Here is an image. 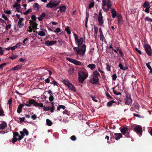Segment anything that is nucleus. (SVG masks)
Wrapping results in <instances>:
<instances>
[{
    "label": "nucleus",
    "mask_w": 152,
    "mask_h": 152,
    "mask_svg": "<svg viewBox=\"0 0 152 152\" xmlns=\"http://www.w3.org/2000/svg\"><path fill=\"white\" fill-rule=\"evenodd\" d=\"M112 15L113 18H115L117 12L115 9L114 8H112L111 10Z\"/></svg>",
    "instance_id": "19"
},
{
    "label": "nucleus",
    "mask_w": 152,
    "mask_h": 152,
    "mask_svg": "<svg viewBox=\"0 0 152 152\" xmlns=\"http://www.w3.org/2000/svg\"><path fill=\"white\" fill-rule=\"evenodd\" d=\"M18 57V56L16 55H12V56H10L9 57V58H11L12 60L15 59L16 58Z\"/></svg>",
    "instance_id": "37"
},
{
    "label": "nucleus",
    "mask_w": 152,
    "mask_h": 152,
    "mask_svg": "<svg viewBox=\"0 0 152 152\" xmlns=\"http://www.w3.org/2000/svg\"><path fill=\"white\" fill-rule=\"evenodd\" d=\"M32 103H33V104L35 107H43V104L42 103H37L34 100H32Z\"/></svg>",
    "instance_id": "14"
},
{
    "label": "nucleus",
    "mask_w": 152,
    "mask_h": 152,
    "mask_svg": "<svg viewBox=\"0 0 152 152\" xmlns=\"http://www.w3.org/2000/svg\"><path fill=\"white\" fill-rule=\"evenodd\" d=\"M20 134L21 136H24L25 135L27 136L28 134V132L26 129H24L22 131L20 132Z\"/></svg>",
    "instance_id": "16"
},
{
    "label": "nucleus",
    "mask_w": 152,
    "mask_h": 152,
    "mask_svg": "<svg viewBox=\"0 0 152 152\" xmlns=\"http://www.w3.org/2000/svg\"><path fill=\"white\" fill-rule=\"evenodd\" d=\"M117 78V76L116 74H113L112 76V79L113 80H115Z\"/></svg>",
    "instance_id": "49"
},
{
    "label": "nucleus",
    "mask_w": 152,
    "mask_h": 152,
    "mask_svg": "<svg viewBox=\"0 0 152 152\" xmlns=\"http://www.w3.org/2000/svg\"><path fill=\"white\" fill-rule=\"evenodd\" d=\"M113 93L117 95H120L121 94V93L120 92H117L115 90L114 88H113Z\"/></svg>",
    "instance_id": "38"
},
{
    "label": "nucleus",
    "mask_w": 152,
    "mask_h": 152,
    "mask_svg": "<svg viewBox=\"0 0 152 152\" xmlns=\"http://www.w3.org/2000/svg\"><path fill=\"white\" fill-rule=\"evenodd\" d=\"M106 69L107 71H111L110 69V66L109 65L108 63L107 64H106Z\"/></svg>",
    "instance_id": "41"
},
{
    "label": "nucleus",
    "mask_w": 152,
    "mask_h": 152,
    "mask_svg": "<svg viewBox=\"0 0 152 152\" xmlns=\"http://www.w3.org/2000/svg\"><path fill=\"white\" fill-rule=\"evenodd\" d=\"M24 20V19L22 18H20L19 19L17 24V26L19 28H21L23 27L24 23L23 21Z\"/></svg>",
    "instance_id": "11"
},
{
    "label": "nucleus",
    "mask_w": 152,
    "mask_h": 152,
    "mask_svg": "<svg viewBox=\"0 0 152 152\" xmlns=\"http://www.w3.org/2000/svg\"><path fill=\"white\" fill-rule=\"evenodd\" d=\"M112 6L110 0H102V7L103 10L105 12H107L109 10V8Z\"/></svg>",
    "instance_id": "2"
},
{
    "label": "nucleus",
    "mask_w": 152,
    "mask_h": 152,
    "mask_svg": "<svg viewBox=\"0 0 152 152\" xmlns=\"http://www.w3.org/2000/svg\"><path fill=\"white\" fill-rule=\"evenodd\" d=\"M17 140V138L15 136H13V138L12 140V143H14Z\"/></svg>",
    "instance_id": "43"
},
{
    "label": "nucleus",
    "mask_w": 152,
    "mask_h": 152,
    "mask_svg": "<svg viewBox=\"0 0 152 152\" xmlns=\"http://www.w3.org/2000/svg\"><path fill=\"white\" fill-rule=\"evenodd\" d=\"M98 20L99 25L102 26L104 23V20L102 15L101 10H100L99 12Z\"/></svg>",
    "instance_id": "6"
},
{
    "label": "nucleus",
    "mask_w": 152,
    "mask_h": 152,
    "mask_svg": "<svg viewBox=\"0 0 152 152\" xmlns=\"http://www.w3.org/2000/svg\"><path fill=\"white\" fill-rule=\"evenodd\" d=\"M78 80L80 82L83 83L84 80L87 77L88 74L87 72H84L80 71L78 72Z\"/></svg>",
    "instance_id": "4"
},
{
    "label": "nucleus",
    "mask_w": 152,
    "mask_h": 152,
    "mask_svg": "<svg viewBox=\"0 0 152 152\" xmlns=\"http://www.w3.org/2000/svg\"><path fill=\"white\" fill-rule=\"evenodd\" d=\"M83 42V39L82 37L80 38L78 40H77L75 43L77 44L78 46L79 47L82 44Z\"/></svg>",
    "instance_id": "18"
},
{
    "label": "nucleus",
    "mask_w": 152,
    "mask_h": 152,
    "mask_svg": "<svg viewBox=\"0 0 152 152\" xmlns=\"http://www.w3.org/2000/svg\"><path fill=\"white\" fill-rule=\"evenodd\" d=\"M24 106V105L23 104H20L18 107L17 110L18 113H20L22 111V108Z\"/></svg>",
    "instance_id": "20"
},
{
    "label": "nucleus",
    "mask_w": 152,
    "mask_h": 152,
    "mask_svg": "<svg viewBox=\"0 0 152 152\" xmlns=\"http://www.w3.org/2000/svg\"><path fill=\"white\" fill-rule=\"evenodd\" d=\"M38 34L39 36H40L42 37H43L45 35V34L44 32L41 31L38 32Z\"/></svg>",
    "instance_id": "32"
},
{
    "label": "nucleus",
    "mask_w": 152,
    "mask_h": 152,
    "mask_svg": "<svg viewBox=\"0 0 152 152\" xmlns=\"http://www.w3.org/2000/svg\"><path fill=\"white\" fill-rule=\"evenodd\" d=\"M4 115V112L2 108L0 109V116Z\"/></svg>",
    "instance_id": "44"
},
{
    "label": "nucleus",
    "mask_w": 152,
    "mask_h": 152,
    "mask_svg": "<svg viewBox=\"0 0 152 152\" xmlns=\"http://www.w3.org/2000/svg\"><path fill=\"white\" fill-rule=\"evenodd\" d=\"M63 82L65 85L67 86L70 84L71 83L69 82V81L65 80H63Z\"/></svg>",
    "instance_id": "33"
},
{
    "label": "nucleus",
    "mask_w": 152,
    "mask_h": 152,
    "mask_svg": "<svg viewBox=\"0 0 152 152\" xmlns=\"http://www.w3.org/2000/svg\"><path fill=\"white\" fill-rule=\"evenodd\" d=\"M60 2V1H58L56 0H51L49 3L47 4L46 7L47 8H52L57 6Z\"/></svg>",
    "instance_id": "5"
},
{
    "label": "nucleus",
    "mask_w": 152,
    "mask_h": 152,
    "mask_svg": "<svg viewBox=\"0 0 152 152\" xmlns=\"http://www.w3.org/2000/svg\"><path fill=\"white\" fill-rule=\"evenodd\" d=\"M100 75L97 71H94L89 81L91 83H97L99 80L98 76Z\"/></svg>",
    "instance_id": "3"
},
{
    "label": "nucleus",
    "mask_w": 152,
    "mask_h": 152,
    "mask_svg": "<svg viewBox=\"0 0 152 152\" xmlns=\"http://www.w3.org/2000/svg\"><path fill=\"white\" fill-rule=\"evenodd\" d=\"M43 109L44 111H48L49 110L50 111V108L48 107H43Z\"/></svg>",
    "instance_id": "40"
},
{
    "label": "nucleus",
    "mask_w": 152,
    "mask_h": 152,
    "mask_svg": "<svg viewBox=\"0 0 152 152\" xmlns=\"http://www.w3.org/2000/svg\"><path fill=\"white\" fill-rule=\"evenodd\" d=\"M52 105V106L50 108V112L53 113L55 110V107L54 106V103L53 102H52L51 103Z\"/></svg>",
    "instance_id": "35"
},
{
    "label": "nucleus",
    "mask_w": 152,
    "mask_h": 152,
    "mask_svg": "<svg viewBox=\"0 0 152 152\" xmlns=\"http://www.w3.org/2000/svg\"><path fill=\"white\" fill-rule=\"evenodd\" d=\"M115 138L116 140H118L122 137V134L120 133H115Z\"/></svg>",
    "instance_id": "21"
},
{
    "label": "nucleus",
    "mask_w": 152,
    "mask_h": 152,
    "mask_svg": "<svg viewBox=\"0 0 152 152\" xmlns=\"http://www.w3.org/2000/svg\"><path fill=\"white\" fill-rule=\"evenodd\" d=\"M11 24H9L8 25L6 26V29L7 30H8L9 29H10L11 28Z\"/></svg>",
    "instance_id": "54"
},
{
    "label": "nucleus",
    "mask_w": 152,
    "mask_h": 152,
    "mask_svg": "<svg viewBox=\"0 0 152 152\" xmlns=\"http://www.w3.org/2000/svg\"><path fill=\"white\" fill-rule=\"evenodd\" d=\"M94 33L95 34H96L98 31V28L95 26H94Z\"/></svg>",
    "instance_id": "47"
},
{
    "label": "nucleus",
    "mask_w": 152,
    "mask_h": 152,
    "mask_svg": "<svg viewBox=\"0 0 152 152\" xmlns=\"http://www.w3.org/2000/svg\"><path fill=\"white\" fill-rule=\"evenodd\" d=\"M91 97L92 99L94 101L96 102H97V100L96 99L95 97L93 96H91Z\"/></svg>",
    "instance_id": "63"
},
{
    "label": "nucleus",
    "mask_w": 152,
    "mask_h": 152,
    "mask_svg": "<svg viewBox=\"0 0 152 152\" xmlns=\"http://www.w3.org/2000/svg\"><path fill=\"white\" fill-rule=\"evenodd\" d=\"M60 29L59 28H57L55 30V31H54V32L56 33H59L60 31Z\"/></svg>",
    "instance_id": "53"
},
{
    "label": "nucleus",
    "mask_w": 152,
    "mask_h": 152,
    "mask_svg": "<svg viewBox=\"0 0 152 152\" xmlns=\"http://www.w3.org/2000/svg\"><path fill=\"white\" fill-rule=\"evenodd\" d=\"M20 6V4L18 2H16L15 3L13 6V7L14 8L17 7H19Z\"/></svg>",
    "instance_id": "45"
},
{
    "label": "nucleus",
    "mask_w": 152,
    "mask_h": 152,
    "mask_svg": "<svg viewBox=\"0 0 152 152\" xmlns=\"http://www.w3.org/2000/svg\"><path fill=\"white\" fill-rule=\"evenodd\" d=\"M33 6L34 8H36L37 10H39V5L38 3H35Z\"/></svg>",
    "instance_id": "36"
},
{
    "label": "nucleus",
    "mask_w": 152,
    "mask_h": 152,
    "mask_svg": "<svg viewBox=\"0 0 152 152\" xmlns=\"http://www.w3.org/2000/svg\"><path fill=\"white\" fill-rule=\"evenodd\" d=\"M66 9V7L65 6H63L59 7L60 11L61 12H65Z\"/></svg>",
    "instance_id": "27"
},
{
    "label": "nucleus",
    "mask_w": 152,
    "mask_h": 152,
    "mask_svg": "<svg viewBox=\"0 0 152 152\" xmlns=\"http://www.w3.org/2000/svg\"><path fill=\"white\" fill-rule=\"evenodd\" d=\"M7 126V124L5 122L3 121L0 124V129L3 130Z\"/></svg>",
    "instance_id": "17"
},
{
    "label": "nucleus",
    "mask_w": 152,
    "mask_h": 152,
    "mask_svg": "<svg viewBox=\"0 0 152 152\" xmlns=\"http://www.w3.org/2000/svg\"><path fill=\"white\" fill-rule=\"evenodd\" d=\"M6 65V63H3L0 65V69H2L3 67Z\"/></svg>",
    "instance_id": "57"
},
{
    "label": "nucleus",
    "mask_w": 152,
    "mask_h": 152,
    "mask_svg": "<svg viewBox=\"0 0 152 152\" xmlns=\"http://www.w3.org/2000/svg\"><path fill=\"white\" fill-rule=\"evenodd\" d=\"M69 88L72 91H75V88L74 86L71 83L69 84L68 86Z\"/></svg>",
    "instance_id": "26"
},
{
    "label": "nucleus",
    "mask_w": 152,
    "mask_h": 152,
    "mask_svg": "<svg viewBox=\"0 0 152 152\" xmlns=\"http://www.w3.org/2000/svg\"><path fill=\"white\" fill-rule=\"evenodd\" d=\"M117 17L118 18V23L119 25H121L123 23L122 19V16L119 14L117 15Z\"/></svg>",
    "instance_id": "13"
},
{
    "label": "nucleus",
    "mask_w": 152,
    "mask_h": 152,
    "mask_svg": "<svg viewBox=\"0 0 152 152\" xmlns=\"http://www.w3.org/2000/svg\"><path fill=\"white\" fill-rule=\"evenodd\" d=\"M144 48L146 53L149 56L151 55V49L150 45L148 44H145L144 45Z\"/></svg>",
    "instance_id": "8"
},
{
    "label": "nucleus",
    "mask_w": 152,
    "mask_h": 152,
    "mask_svg": "<svg viewBox=\"0 0 152 152\" xmlns=\"http://www.w3.org/2000/svg\"><path fill=\"white\" fill-rule=\"evenodd\" d=\"M66 59L68 61H69L70 62H71L72 63H73V61H74V59L69 58H67Z\"/></svg>",
    "instance_id": "50"
},
{
    "label": "nucleus",
    "mask_w": 152,
    "mask_h": 152,
    "mask_svg": "<svg viewBox=\"0 0 152 152\" xmlns=\"http://www.w3.org/2000/svg\"><path fill=\"white\" fill-rule=\"evenodd\" d=\"M115 102L114 101H111L107 102V105L108 106L110 107L113 105V103Z\"/></svg>",
    "instance_id": "31"
},
{
    "label": "nucleus",
    "mask_w": 152,
    "mask_h": 152,
    "mask_svg": "<svg viewBox=\"0 0 152 152\" xmlns=\"http://www.w3.org/2000/svg\"><path fill=\"white\" fill-rule=\"evenodd\" d=\"M37 115H32L31 117V118L33 119V120H35L37 118Z\"/></svg>",
    "instance_id": "61"
},
{
    "label": "nucleus",
    "mask_w": 152,
    "mask_h": 152,
    "mask_svg": "<svg viewBox=\"0 0 152 152\" xmlns=\"http://www.w3.org/2000/svg\"><path fill=\"white\" fill-rule=\"evenodd\" d=\"M17 47V45H15L14 46H13V47H10V49L12 50H15Z\"/></svg>",
    "instance_id": "56"
},
{
    "label": "nucleus",
    "mask_w": 152,
    "mask_h": 152,
    "mask_svg": "<svg viewBox=\"0 0 152 152\" xmlns=\"http://www.w3.org/2000/svg\"><path fill=\"white\" fill-rule=\"evenodd\" d=\"M118 66L120 69L122 70H126L128 69V67L127 66H123V65L121 63L119 64Z\"/></svg>",
    "instance_id": "25"
},
{
    "label": "nucleus",
    "mask_w": 152,
    "mask_h": 152,
    "mask_svg": "<svg viewBox=\"0 0 152 152\" xmlns=\"http://www.w3.org/2000/svg\"><path fill=\"white\" fill-rule=\"evenodd\" d=\"M12 102V99H10L8 101V102H7V104H9V105H11Z\"/></svg>",
    "instance_id": "60"
},
{
    "label": "nucleus",
    "mask_w": 152,
    "mask_h": 152,
    "mask_svg": "<svg viewBox=\"0 0 152 152\" xmlns=\"http://www.w3.org/2000/svg\"><path fill=\"white\" fill-rule=\"evenodd\" d=\"M74 69L73 68H71L68 70V73L69 75L72 74L73 72Z\"/></svg>",
    "instance_id": "42"
},
{
    "label": "nucleus",
    "mask_w": 152,
    "mask_h": 152,
    "mask_svg": "<svg viewBox=\"0 0 152 152\" xmlns=\"http://www.w3.org/2000/svg\"><path fill=\"white\" fill-rule=\"evenodd\" d=\"M74 36L75 42H76L78 40V36L76 34H74Z\"/></svg>",
    "instance_id": "51"
},
{
    "label": "nucleus",
    "mask_w": 152,
    "mask_h": 152,
    "mask_svg": "<svg viewBox=\"0 0 152 152\" xmlns=\"http://www.w3.org/2000/svg\"><path fill=\"white\" fill-rule=\"evenodd\" d=\"M37 24L33 21L32 22L30 25V28H31L34 30L36 29L37 28Z\"/></svg>",
    "instance_id": "15"
},
{
    "label": "nucleus",
    "mask_w": 152,
    "mask_h": 152,
    "mask_svg": "<svg viewBox=\"0 0 152 152\" xmlns=\"http://www.w3.org/2000/svg\"><path fill=\"white\" fill-rule=\"evenodd\" d=\"M2 17L5 20H8V19L7 18V17L4 14L2 15Z\"/></svg>",
    "instance_id": "59"
},
{
    "label": "nucleus",
    "mask_w": 152,
    "mask_h": 152,
    "mask_svg": "<svg viewBox=\"0 0 152 152\" xmlns=\"http://www.w3.org/2000/svg\"><path fill=\"white\" fill-rule=\"evenodd\" d=\"M150 8V7H148L146 8L145 10V11L146 13H148L149 12V9Z\"/></svg>",
    "instance_id": "58"
},
{
    "label": "nucleus",
    "mask_w": 152,
    "mask_h": 152,
    "mask_svg": "<svg viewBox=\"0 0 152 152\" xmlns=\"http://www.w3.org/2000/svg\"><path fill=\"white\" fill-rule=\"evenodd\" d=\"M132 100L131 99L130 94H127L126 95L125 100V103L127 104H129L132 103Z\"/></svg>",
    "instance_id": "9"
},
{
    "label": "nucleus",
    "mask_w": 152,
    "mask_h": 152,
    "mask_svg": "<svg viewBox=\"0 0 152 152\" xmlns=\"http://www.w3.org/2000/svg\"><path fill=\"white\" fill-rule=\"evenodd\" d=\"M134 130L140 135H142V131L141 127L138 126H136L134 128Z\"/></svg>",
    "instance_id": "10"
},
{
    "label": "nucleus",
    "mask_w": 152,
    "mask_h": 152,
    "mask_svg": "<svg viewBox=\"0 0 152 152\" xmlns=\"http://www.w3.org/2000/svg\"><path fill=\"white\" fill-rule=\"evenodd\" d=\"M65 107L63 105H60L57 107V110H59L61 109H64L65 108Z\"/></svg>",
    "instance_id": "30"
},
{
    "label": "nucleus",
    "mask_w": 152,
    "mask_h": 152,
    "mask_svg": "<svg viewBox=\"0 0 152 152\" xmlns=\"http://www.w3.org/2000/svg\"><path fill=\"white\" fill-rule=\"evenodd\" d=\"M121 132L127 137H129V131L127 127H124L122 128L121 130Z\"/></svg>",
    "instance_id": "7"
},
{
    "label": "nucleus",
    "mask_w": 152,
    "mask_h": 152,
    "mask_svg": "<svg viewBox=\"0 0 152 152\" xmlns=\"http://www.w3.org/2000/svg\"><path fill=\"white\" fill-rule=\"evenodd\" d=\"M32 100H34L33 99L29 100L28 102H27L24 105L27 107H30L31 106V104H33V103L32 102Z\"/></svg>",
    "instance_id": "22"
},
{
    "label": "nucleus",
    "mask_w": 152,
    "mask_h": 152,
    "mask_svg": "<svg viewBox=\"0 0 152 152\" xmlns=\"http://www.w3.org/2000/svg\"><path fill=\"white\" fill-rule=\"evenodd\" d=\"M73 49L75 51H76L77 57H78L79 56L83 57L84 56L86 50V45L85 44L83 45L79 49H78L77 47H74Z\"/></svg>",
    "instance_id": "1"
},
{
    "label": "nucleus",
    "mask_w": 152,
    "mask_h": 152,
    "mask_svg": "<svg viewBox=\"0 0 152 152\" xmlns=\"http://www.w3.org/2000/svg\"><path fill=\"white\" fill-rule=\"evenodd\" d=\"M50 83L51 84H53L54 86H58V84L57 82L55 80H53V81H52V82Z\"/></svg>",
    "instance_id": "48"
},
{
    "label": "nucleus",
    "mask_w": 152,
    "mask_h": 152,
    "mask_svg": "<svg viewBox=\"0 0 152 152\" xmlns=\"http://www.w3.org/2000/svg\"><path fill=\"white\" fill-rule=\"evenodd\" d=\"M96 66V65L93 64H89L87 66V67L90 68L91 70H93L94 69Z\"/></svg>",
    "instance_id": "24"
},
{
    "label": "nucleus",
    "mask_w": 152,
    "mask_h": 152,
    "mask_svg": "<svg viewBox=\"0 0 152 152\" xmlns=\"http://www.w3.org/2000/svg\"><path fill=\"white\" fill-rule=\"evenodd\" d=\"M146 65L147 66V67H148V68L149 69H151V66H150V64H149V62L148 63H147L146 64Z\"/></svg>",
    "instance_id": "62"
},
{
    "label": "nucleus",
    "mask_w": 152,
    "mask_h": 152,
    "mask_svg": "<svg viewBox=\"0 0 152 152\" xmlns=\"http://www.w3.org/2000/svg\"><path fill=\"white\" fill-rule=\"evenodd\" d=\"M46 124L48 126H50L52 124V122L49 119H47L46 120Z\"/></svg>",
    "instance_id": "29"
},
{
    "label": "nucleus",
    "mask_w": 152,
    "mask_h": 152,
    "mask_svg": "<svg viewBox=\"0 0 152 152\" xmlns=\"http://www.w3.org/2000/svg\"><path fill=\"white\" fill-rule=\"evenodd\" d=\"M73 62V63L76 65H80L81 64V63L80 62L76 60L75 59H74V61Z\"/></svg>",
    "instance_id": "34"
},
{
    "label": "nucleus",
    "mask_w": 152,
    "mask_h": 152,
    "mask_svg": "<svg viewBox=\"0 0 152 152\" xmlns=\"http://www.w3.org/2000/svg\"><path fill=\"white\" fill-rule=\"evenodd\" d=\"M49 99L50 102L52 101L53 100V95L50 96L49 98Z\"/></svg>",
    "instance_id": "55"
},
{
    "label": "nucleus",
    "mask_w": 152,
    "mask_h": 152,
    "mask_svg": "<svg viewBox=\"0 0 152 152\" xmlns=\"http://www.w3.org/2000/svg\"><path fill=\"white\" fill-rule=\"evenodd\" d=\"M19 119L21 122H22L24 121V120L25 119V118L24 117L22 118L20 117Z\"/></svg>",
    "instance_id": "64"
},
{
    "label": "nucleus",
    "mask_w": 152,
    "mask_h": 152,
    "mask_svg": "<svg viewBox=\"0 0 152 152\" xmlns=\"http://www.w3.org/2000/svg\"><path fill=\"white\" fill-rule=\"evenodd\" d=\"M70 139L72 141H75L76 140L77 138L75 136L73 135L71 137Z\"/></svg>",
    "instance_id": "46"
},
{
    "label": "nucleus",
    "mask_w": 152,
    "mask_h": 152,
    "mask_svg": "<svg viewBox=\"0 0 152 152\" xmlns=\"http://www.w3.org/2000/svg\"><path fill=\"white\" fill-rule=\"evenodd\" d=\"M65 30L67 32V33L68 34H71V31L69 29V27H67L65 28Z\"/></svg>",
    "instance_id": "39"
},
{
    "label": "nucleus",
    "mask_w": 152,
    "mask_h": 152,
    "mask_svg": "<svg viewBox=\"0 0 152 152\" xmlns=\"http://www.w3.org/2000/svg\"><path fill=\"white\" fill-rule=\"evenodd\" d=\"M143 7H150V6L149 5V2L147 1H145L143 4Z\"/></svg>",
    "instance_id": "28"
},
{
    "label": "nucleus",
    "mask_w": 152,
    "mask_h": 152,
    "mask_svg": "<svg viewBox=\"0 0 152 152\" xmlns=\"http://www.w3.org/2000/svg\"><path fill=\"white\" fill-rule=\"evenodd\" d=\"M94 4V2H92L91 3V4L89 5V8H91L92 7H93Z\"/></svg>",
    "instance_id": "52"
},
{
    "label": "nucleus",
    "mask_w": 152,
    "mask_h": 152,
    "mask_svg": "<svg viewBox=\"0 0 152 152\" xmlns=\"http://www.w3.org/2000/svg\"><path fill=\"white\" fill-rule=\"evenodd\" d=\"M22 66L21 65H17V66L12 68V70H18L19 69H20L22 67Z\"/></svg>",
    "instance_id": "23"
},
{
    "label": "nucleus",
    "mask_w": 152,
    "mask_h": 152,
    "mask_svg": "<svg viewBox=\"0 0 152 152\" xmlns=\"http://www.w3.org/2000/svg\"><path fill=\"white\" fill-rule=\"evenodd\" d=\"M57 43V41L56 40L54 41H49L47 40L45 42V44L47 45V46H50L52 45Z\"/></svg>",
    "instance_id": "12"
}]
</instances>
